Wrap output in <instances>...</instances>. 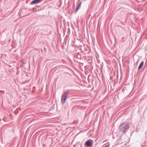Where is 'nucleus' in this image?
I'll list each match as a JSON object with an SVG mask.
<instances>
[{
  "instance_id": "obj_7",
  "label": "nucleus",
  "mask_w": 147,
  "mask_h": 147,
  "mask_svg": "<svg viewBox=\"0 0 147 147\" xmlns=\"http://www.w3.org/2000/svg\"><path fill=\"white\" fill-rule=\"evenodd\" d=\"M109 145H107L105 147H109Z\"/></svg>"
},
{
  "instance_id": "obj_3",
  "label": "nucleus",
  "mask_w": 147,
  "mask_h": 147,
  "mask_svg": "<svg viewBox=\"0 0 147 147\" xmlns=\"http://www.w3.org/2000/svg\"><path fill=\"white\" fill-rule=\"evenodd\" d=\"M91 141V140H89L86 142L85 144L87 146L90 147L92 146V144Z\"/></svg>"
},
{
  "instance_id": "obj_5",
  "label": "nucleus",
  "mask_w": 147,
  "mask_h": 147,
  "mask_svg": "<svg viewBox=\"0 0 147 147\" xmlns=\"http://www.w3.org/2000/svg\"><path fill=\"white\" fill-rule=\"evenodd\" d=\"M144 64V62L143 61L140 64L139 67H138V69H140L143 66Z\"/></svg>"
},
{
  "instance_id": "obj_6",
  "label": "nucleus",
  "mask_w": 147,
  "mask_h": 147,
  "mask_svg": "<svg viewBox=\"0 0 147 147\" xmlns=\"http://www.w3.org/2000/svg\"><path fill=\"white\" fill-rule=\"evenodd\" d=\"M81 3L82 2H80V4L78 5L76 7V12H77V11L80 8L81 6Z\"/></svg>"
},
{
  "instance_id": "obj_2",
  "label": "nucleus",
  "mask_w": 147,
  "mask_h": 147,
  "mask_svg": "<svg viewBox=\"0 0 147 147\" xmlns=\"http://www.w3.org/2000/svg\"><path fill=\"white\" fill-rule=\"evenodd\" d=\"M119 129L123 131H124L125 129L128 128V125L126 124L125 125H124V124H123L119 126Z\"/></svg>"
},
{
  "instance_id": "obj_1",
  "label": "nucleus",
  "mask_w": 147,
  "mask_h": 147,
  "mask_svg": "<svg viewBox=\"0 0 147 147\" xmlns=\"http://www.w3.org/2000/svg\"><path fill=\"white\" fill-rule=\"evenodd\" d=\"M67 92H65L62 96L61 98V102L62 103H64L65 102L67 99Z\"/></svg>"
},
{
  "instance_id": "obj_4",
  "label": "nucleus",
  "mask_w": 147,
  "mask_h": 147,
  "mask_svg": "<svg viewBox=\"0 0 147 147\" xmlns=\"http://www.w3.org/2000/svg\"><path fill=\"white\" fill-rule=\"evenodd\" d=\"M41 1V0H34L31 2V4H33L38 3H40Z\"/></svg>"
}]
</instances>
